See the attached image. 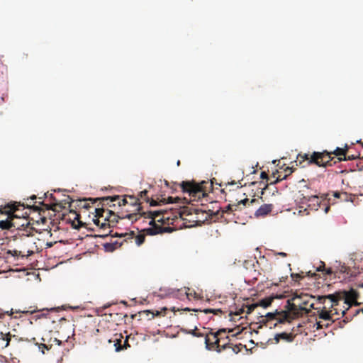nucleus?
Listing matches in <instances>:
<instances>
[{"label": "nucleus", "mask_w": 363, "mask_h": 363, "mask_svg": "<svg viewBox=\"0 0 363 363\" xmlns=\"http://www.w3.org/2000/svg\"><path fill=\"white\" fill-rule=\"evenodd\" d=\"M190 214H191L190 210L186 208H184L182 210L170 209V211H169L167 209H164L160 211H149L147 217L151 218V220L149 222V225L150 226L143 229L142 230L143 233H139L135 235L134 232L131 231L130 233L121 235L120 237H125V241L133 239L135 244L140 246L143 244L145 240V234L149 235H155L157 234H162L164 233L172 232L173 229L172 228L163 227L161 225L156 223L155 219L159 218L160 216H162L157 219V221L162 223L169 224V220L174 221L178 218V216L181 217L182 219H185L184 216H189Z\"/></svg>", "instance_id": "f257e3e1"}, {"label": "nucleus", "mask_w": 363, "mask_h": 363, "mask_svg": "<svg viewBox=\"0 0 363 363\" xmlns=\"http://www.w3.org/2000/svg\"><path fill=\"white\" fill-rule=\"evenodd\" d=\"M215 298H206V301L211 305V307L203 306L198 308L186 307L183 311L201 312L205 314L213 313V315L225 314L228 313V316L241 315L244 313V303H241V297L237 299V296H213Z\"/></svg>", "instance_id": "f03ea898"}, {"label": "nucleus", "mask_w": 363, "mask_h": 363, "mask_svg": "<svg viewBox=\"0 0 363 363\" xmlns=\"http://www.w3.org/2000/svg\"><path fill=\"white\" fill-rule=\"evenodd\" d=\"M302 298L303 296H292L287 301L286 306L287 310L282 311L283 318H280L279 323L290 322L291 320L304 315H316V313L312 311V308H314L313 302L310 303L309 301L303 300Z\"/></svg>", "instance_id": "7ed1b4c3"}, {"label": "nucleus", "mask_w": 363, "mask_h": 363, "mask_svg": "<svg viewBox=\"0 0 363 363\" xmlns=\"http://www.w3.org/2000/svg\"><path fill=\"white\" fill-rule=\"evenodd\" d=\"M332 158L327 150L323 152H314L311 155L308 154H298L296 160V165L301 167H306L312 164H315L318 167L332 166L330 161Z\"/></svg>", "instance_id": "20e7f679"}, {"label": "nucleus", "mask_w": 363, "mask_h": 363, "mask_svg": "<svg viewBox=\"0 0 363 363\" xmlns=\"http://www.w3.org/2000/svg\"><path fill=\"white\" fill-rule=\"evenodd\" d=\"M318 299L320 301L325 300V298L330 299L332 303V309L328 311L326 310H318L317 313L320 318L323 319L325 320H332V316L334 314L338 315V310L336 308H334L335 306L337 305V302L340 300H344V303L347 306L345 310L342 311V315H344L347 310L350 308L353 302H357V298L359 296H317Z\"/></svg>", "instance_id": "39448f33"}, {"label": "nucleus", "mask_w": 363, "mask_h": 363, "mask_svg": "<svg viewBox=\"0 0 363 363\" xmlns=\"http://www.w3.org/2000/svg\"><path fill=\"white\" fill-rule=\"evenodd\" d=\"M317 277L318 274L316 273H311L310 271L306 272V274L303 272H301L300 273H292L291 274V277L294 281V286L296 287V291L291 295H298L297 293V290L298 289L312 290V286H315L313 280L317 279ZM299 295L310 294L301 292Z\"/></svg>", "instance_id": "423d86ee"}, {"label": "nucleus", "mask_w": 363, "mask_h": 363, "mask_svg": "<svg viewBox=\"0 0 363 363\" xmlns=\"http://www.w3.org/2000/svg\"><path fill=\"white\" fill-rule=\"evenodd\" d=\"M86 308V303L82 301H71L69 303L62 304V306H50L49 307L38 308L37 306H30L24 307L23 310H18L17 313H34L37 311H48L51 312H58L60 311H75V310H84Z\"/></svg>", "instance_id": "0eeeda50"}, {"label": "nucleus", "mask_w": 363, "mask_h": 363, "mask_svg": "<svg viewBox=\"0 0 363 363\" xmlns=\"http://www.w3.org/2000/svg\"><path fill=\"white\" fill-rule=\"evenodd\" d=\"M119 206L127 207L125 212L130 213L121 217V218H128L130 220H138V215L140 214V217L143 215L148 214L147 213H140L141 206L139 203V198L134 196H125L123 199L118 201Z\"/></svg>", "instance_id": "6e6552de"}, {"label": "nucleus", "mask_w": 363, "mask_h": 363, "mask_svg": "<svg viewBox=\"0 0 363 363\" xmlns=\"http://www.w3.org/2000/svg\"><path fill=\"white\" fill-rule=\"evenodd\" d=\"M208 182L202 181L200 183H196L194 181H184L179 185L183 192L188 193L191 201H199L202 198L207 196L206 187Z\"/></svg>", "instance_id": "1a4fd4ad"}, {"label": "nucleus", "mask_w": 363, "mask_h": 363, "mask_svg": "<svg viewBox=\"0 0 363 363\" xmlns=\"http://www.w3.org/2000/svg\"><path fill=\"white\" fill-rule=\"evenodd\" d=\"M39 204L40 206H35V205H33V206H29V205H27V206L26 207L24 203H13L12 204H8L7 206H5V208H6L7 210H10V208L13 207V206H16V207H18L19 208V211H18V213H24V212H28V211H25L26 208H28V209H33L34 211H38L39 212V214L41 215V212H45V210H49V209H52L53 211H56V207L57 206H59L58 203H53L52 205H50V204H45L44 203V202L42 201H39Z\"/></svg>", "instance_id": "9d476101"}, {"label": "nucleus", "mask_w": 363, "mask_h": 363, "mask_svg": "<svg viewBox=\"0 0 363 363\" xmlns=\"http://www.w3.org/2000/svg\"><path fill=\"white\" fill-rule=\"evenodd\" d=\"M10 211H12V223L11 225H13V230H20L21 228H26L29 224L30 222L28 220L29 213L24 212L22 213H18L19 211L18 207H16L15 206L10 208Z\"/></svg>", "instance_id": "9b49d317"}, {"label": "nucleus", "mask_w": 363, "mask_h": 363, "mask_svg": "<svg viewBox=\"0 0 363 363\" xmlns=\"http://www.w3.org/2000/svg\"><path fill=\"white\" fill-rule=\"evenodd\" d=\"M284 297V296H268L254 303H250V299L249 298H241V303H244V313L250 314L258 306L266 308L272 304L274 298H281Z\"/></svg>", "instance_id": "f8f14e48"}, {"label": "nucleus", "mask_w": 363, "mask_h": 363, "mask_svg": "<svg viewBox=\"0 0 363 363\" xmlns=\"http://www.w3.org/2000/svg\"><path fill=\"white\" fill-rule=\"evenodd\" d=\"M282 318V311L279 312L278 310H276L274 313H267L264 315H260L259 317V323L262 325L272 328L276 327L278 323H280L279 321Z\"/></svg>", "instance_id": "ddd939ff"}, {"label": "nucleus", "mask_w": 363, "mask_h": 363, "mask_svg": "<svg viewBox=\"0 0 363 363\" xmlns=\"http://www.w3.org/2000/svg\"><path fill=\"white\" fill-rule=\"evenodd\" d=\"M209 331L207 333L204 334L205 337V345L207 350H216L218 352H220V349L219 347L218 339L216 335V332H213L212 329H208Z\"/></svg>", "instance_id": "4468645a"}, {"label": "nucleus", "mask_w": 363, "mask_h": 363, "mask_svg": "<svg viewBox=\"0 0 363 363\" xmlns=\"http://www.w3.org/2000/svg\"><path fill=\"white\" fill-rule=\"evenodd\" d=\"M226 333V329H220L216 332L220 352L226 348L230 347V340Z\"/></svg>", "instance_id": "2eb2a0df"}, {"label": "nucleus", "mask_w": 363, "mask_h": 363, "mask_svg": "<svg viewBox=\"0 0 363 363\" xmlns=\"http://www.w3.org/2000/svg\"><path fill=\"white\" fill-rule=\"evenodd\" d=\"M308 206L309 207H312L311 208L315 210V211H317L319 208H320L321 205H322V202L323 201L324 203L323 205L325 206V208H324V211L325 213H328L329 210H330V206H326V203L325 202V199H321L320 197H318V196H311L308 198Z\"/></svg>", "instance_id": "dca6fc26"}, {"label": "nucleus", "mask_w": 363, "mask_h": 363, "mask_svg": "<svg viewBox=\"0 0 363 363\" xmlns=\"http://www.w3.org/2000/svg\"><path fill=\"white\" fill-rule=\"evenodd\" d=\"M33 254V250H27V251H22V250H9L6 252V258L8 259L9 257V255L14 257L15 260H18L20 258L23 259L25 257H28Z\"/></svg>", "instance_id": "f3484780"}, {"label": "nucleus", "mask_w": 363, "mask_h": 363, "mask_svg": "<svg viewBox=\"0 0 363 363\" xmlns=\"http://www.w3.org/2000/svg\"><path fill=\"white\" fill-rule=\"evenodd\" d=\"M11 212L12 211H10L9 210L5 208V207L4 208V211H2V213L7 214L8 216L6 220L0 221V228H1L2 230H13V225H11V223L13 220Z\"/></svg>", "instance_id": "a211bd4d"}, {"label": "nucleus", "mask_w": 363, "mask_h": 363, "mask_svg": "<svg viewBox=\"0 0 363 363\" xmlns=\"http://www.w3.org/2000/svg\"><path fill=\"white\" fill-rule=\"evenodd\" d=\"M255 201H256L255 199H253L250 201L248 199L245 198V199H240L237 203H229L227 206V209L232 211H238L239 209H241V208L240 207L241 205H242L243 206H246L247 204L250 205V203H252Z\"/></svg>", "instance_id": "6ab92c4d"}, {"label": "nucleus", "mask_w": 363, "mask_h": 363, "mask_svg": "<svg viewBox=\"0 0 363 363\" xmlns=\"http://www.w3.org/2000/svg\"><path fill=\"white\" fill-rule=\"evenodd\" d=\"M96 216H99L106 223L108 222V218L111 217V215L113 212L112 210L105 209L104 208H94Z\"/></svg>", "instance_id": "aec40b11"}, {"label": "nucleus", "mask_w": 363, "mask_h": 363, "mask_svg": "<svg viewBox=\"0 0 363 363\" xmlns=\"http://www.w3.org/2000/svg\"><path fill=\"white\" fill-rule=\"evenodd\" d=\"M273 209L272 204H263L255 212L256 217H263L269 214Z\"/></svg>", "instance_id": "412c9836"}, {"label": "nucleus", "mask_w": 363, "mask_h": 363, "mask_svg": "<svg viewBox=\"0 0 363 363\" xmlns=\"http://www.w3.org/2000/svg\"><path fill=\"white\" fill-rule=\"evenodd\" d=\"M102 201V207L104 208V206H115V203H113V202L117 201V203L118 204L119 200H121L120 196H108L104 197L101 199Z\"/></svg>", "instance_id": "4be33fe9"}, {"label": "nucleus", "mask_w": 363, "mask_h": 363, "mask_svg": "<svg viewBox=\"0 0 363 363\" xmlns=\"http://www.w3.org/2000/svg\"><path fill=\"white\" fill-rule=\"evenodd\" d=\"M347 152H348V146L347 145H345V147L344 148L337 147L333 152H328L330 155V157L332 158L330 163L333 164V162L332 163V162L335 159V157H331V155L333 154L335 155V156H337V158L345 157H346Z\"/></svg>", "instance_id": "5701e85b"}, {"label": "nucleus", "mask_w": 363, "mask_h": 363, "mask_svg": "<svg viewBox=\"0 0 363 363\" xmlns=\"http://www.w3.org/2000/svg\"><path fill=\"white\" fill-rule=\"evenodd\" d=\"M295 336H296V335L294 333H281L277 334L275 335L274 339L277 342H279L281 339L290 342L294 340Z\"/></svg>", "instance_id": "b1692460"}, {"label": "nucleus", "mask_w": 363, "mask_h": 363, "mask_svg": "<svg viewBox=\"0 0 363 363\" xmlns=\"http://www.w3.org/2000/svg\"><path fill=\"white\" fill-rule=\"evenodd\" d=\"M147 194H148V191L147 190L140 191L138 196L139 198V200L142 199V200L146 201L147 203H150V205L151 206H155L158 205V203L155 200H154L152 199H150Z\"/></svg>", "instance_id": "393cba45"}, {"label": "nucleus", "mask_w": 363, "mask_h": 363, "mask_svg": "<svg viewBox=\"0 0 363 363\" xmlns=\"http://www.w3.org/2000/svg\"><path fill=\"white\" fill-rule=\"evenodd\" d=\"M168 311V308L167 307H162L160 311L155 310V311H150V310H145L143 311L142 313L146 314L148 315L149 314H152V318H154L155 316H160V315H164L166 313V311Z\"/></svg>", "instance_id": "a878e982"}, {"label": "nucleus", "mask_w": 363, "mask_h": 363, "mask_svg": "<svg viewBox=\"0 0 363 363\" xmlns=\"http://www.w3.org/2000/svg\"><path fill=\"white\" fill-rule=\"evenodd\" d=\"M96 218L94 219V224L99 227V230H106V227L108 226V228H110V224L106 223L104 220H103L99 216H96Z\"/></svg>", "instance_id": "bb28decb"}, {"label": "nucleus", "mask_w": 363, "mask_h": 363, "mask_svg": "<svg viewBox=\"0 0 363 363\" xmlns=\"http://www.w3.org/2000/svg\"><path fill=\"white\" fill-rule=\"evenodd\" d=\"M121 245H122V243L118 242V241H116L112 243L106 242V243L104 244V247L105 250L107 252H113L118 247H121Z\"/></svg>", "instance_id": "cd10ccee"}, {"label": "nucleus", "mask_w": 363, "mask_h": 363, "mask_svg": "<svg viewBox=\"0 0 363 363\" xmlns=\"http://www.w3.org/2000/svg\"><path fill=\"white\" fill-rule=\"evenodd\" d=\"M359 157V154H349V151L347 152L346 157H338L335 160H334L333 164H336L337 162H340L342 161H347V160H354Z\"/></svg>", "instance_id": "c85d7f7f"}, {"label": "nucleus", "mask_w": 363, "mask_h": 363, "mask_svg": "<svg viewBox=\"0 0 363 363\" xmlns=\"http://www.w3.org/2000/svg\"><path fill=\"white\" fill-rule=\"evenodd\" d=\"M284 172L285 174L283 177H281V175H279L274 182H271V184H277L280 181L286 179V177L293 172V168L288 167L284 169Z\"/></svg>", "instance_id": "c756f323"}, {"label": "nucleus", "mask_w": 363, "mask_h": 363, "mask_svg": "<svg viewBox=\"0 0 363 363\" xmlns=\"http://www.w3.org/2000/svg\"><path fill=\"white\" fill-rule=\"evenodd\" d=\"M355 199V196L353 194H349L347 192H341L340 200L341 201H351L353 202Z\"/></svg>", "instance_id": "7c9ffc66"}, {"label": "nucleus", "mask_w": 363, "mask_h": 363, "mask_svg": "<svg viewBox=\"0 0 363 363\" xmlns=\"http://www.w3.org/2000/svg\"><path fill=\"white\" fill-rule=\"evenodd\" d=\"M329 295H335V296H337V295H358V293L357 291L354 289H351L350 291H335L334 292L333 294H330Z\"/></svg>", "instance_id": "2f4dec72"}, {"label": "nucleus", "mask_w": 363, "mask_h": 363, "mask_svg": "<svg viewBox=\"0 0 363 363\" xmlns=\"http://www.w3.org/2000/svg\"><path fill=\"white\" fill-rule=\"evenodd\" d=\"M119 218H121L119 216L116 214L113 211L112 212L111 217L108 218V220L106 223L110 224V228H113L116 225Z\"/></svg>", "instance_id": "473e14b6"}, {"label": "nucleus", "mask_w": 363, "mask_h": 363, "mask_svg": "<svg viewBox=\"0 0 363 363\" xmlns=\"http://www.w3.org/2000/svg\"><path fill=\"white\" fill-rule=\"evenodd\" d=\"M197 330H198V328L196 326L193 330H182L183 332L188 333V334H191L195 337H203L204 336V333L197 332Z\"/></svg>", "instance_id": "72a5a7b5"}, {"label": "nucleus", "mask_w": 363, "mask_h": 363, "mask_svg": "<svg viewBox=\"0 0 363 363\" xmlns=\"http://www.w3.org/2000/svg\"><path fill=\"white\" fill-rule=\"evenodd\" d=\"M122 338H123V336L121 335H120V337H116V339L114 340V342H115L114 346L116 347V350L117 352L123 350V347H122V344H121Z\"/></svg>", "instance_id": "f704fd0d"}, {"label": "nucleus", "mask_w": 363, "mask_h": 363, "mask_svg": "<svg viewBox=\"0 0 363 363\" xmlns=\"http://www.w3.org/2000/svg\"><path fill=\"white\" fill-rule=\"evenodd\" d=\"M278 287V284H275L274 285H272L270 288L271 290L273 289L274 288V290L272 291H269V293H270V295H276V296H278V295H285V294L286 293H289V291H284L283 292H280L279 291H276L275 289Z\"/></svg>", "instance_id": "c9c22d12"}, {"label": "nucleus", "mask_w": 363, "mask_h": 363, "mask_svg": "<svg viewBox=\"0 0 363 363\" xmlns=\"http://www.w3.org/2000/svg\"><path fill=\"white\" fill-rule=\"evenodd\" d=\"M320 266L317 267L316 271L318 272H325V274H331L333 273L332 269L330 268L325 269V263L323 262H320Z\"/></svg>", "instance_id": "e433bc0d"}, {"label": "nucleus", "mask_w": 363, "mask_h": 363, "mask_svg": "<svg viewBox=\"0 0 363 363\" xmlns=\"http://www.w3.org/2000/svg\"><path fill=\"white\" fill-rule=\"evenodd\" d=\"M146 301V299L143 298L142 296L135 297V298L130 299L131 303L130 304V306L135 305L137 303H140L143 304V301Z\"/></svg>", "instance_id": "4c0bfd02"}, {"label": "nucleus", "mask_w": 363, "mask_h": 363, "mask_svg": "<svg viewBox=\"0 0 363 363\" xmlns=\"http://www.w3.org/2000/svg\"><path fill=\"white\" fill-rule=\"evenodd\" d=\"M99 230L101 231V233L97 235L96 236L100 237V238L107 237L111 233V230H110V228H108V226L106 227V229L105 230Z\"/></svg>", "instance_id": "58836bf2"}, {"label": "nucleus", "mask_w": 363, "mask_h": 363, "mask_svg": "<svg viewBox=\"0 0 363 363\" xmlns=\"http://www.w3.org/2000/svg\"><path fill=\"white\" fill-rule=\"evenodd\" d=\"M1 339L3 340H6V341L5 347H8L9 345V342L11 341V335H10V333L4 335L3 333H1Z\"/></svg>", "instance_id": "ea45409f"}, {"label": "nucleus", "mask_w": 363, "mask_h": 363, "mask_svg": "<svg viewBox=\"0 0 363 363\" xmlns=\"http://www.w3.org/2000/svg\"><path fill=\"white\" fill-rule=\"evenodd\" d=\"M214 181H216V179H215V178H213V179H211L210 183H209L208 182H208V184H207V185H204V186H206V192H207L208 190H210L211 189H212V187H213V184H218V182H214Z\"/></svg>", "instance_id": "a19ab883"}, {"label": "nucleus", "mask_w": 363, "mask_h": 363, "mask_svg": "<svg viewBox=\"0 0 363 363\" xmlns=\"http://www.w3.org/2000/svg\"><path fill=\"white\" fill-rule=\"evenodd\" d=\"M214 181H216V179H215V178H213V179H211L210 183H209L208 182H208V184H207V185H204V186H206V192H207L208 190H210L211 189H212V187H213V184H218V182H214Z\"/></svg>", "instance_id": "79ce46f5"}, {"label": "nucleus", "mask_w": 363, "mask_h": 363, "mask_svg": "<svg viewBox=\"0 0 363 363\" xmlns=\"http://www.w3.org/2000/svg\"><path fill=\"white\" fill-rule=\"evenodd\" d=\"M179 291H180V293L182 294H184V295H186V296H189V295H192V293L190 291V289L189 288H184V289H180L179 290Z\"/></svg>", "instance_id": "37998d69"}, {"label": "nucleus", "mask_w": 363, "mask_h": 363, "mask_svg": "<svg viewBox=\"0 0 363 363\" xmlns=\"http://www.w3.org/2000/svg\"><path fill=\"white\" fill-rule=\"evenodd\" d=\"M240 181H241V180H238V184H240V186H237V188H238H238H241V187H242V186H243V185H242V184H241ZM238 184V182H235V181L233 180V181H231V182H228L226 184V185H235V184Z\"/></svg>", "instance_id": "c03bdc74"}, {"label": "nucleus", "mask_w": 363, "mask_h": 363, "mask_svg": "<svg viewBox=\"0 0 363 363\" xmlns=\"http://www.w3.org/2000/svg\"><path fill=\"white\" fill-rule=\"evenodd\" d=\"M167 200H168L167 203H172L174 201H178L179 200H180V199L179 197H176L174 199V198L169 196V197H168Z\"/></svg>", "instance_id": "a18cd8bd"}, {"label": "nucleus", "mask_w": 363, "mask_h": 363, "mask_svg": "<svg viewBox=\"0 0 363 363\" xmlns=\"http://www.w3.org/2000/svg\"><path fill=\"white\" fill-rule=\"evenodd\" d=\"M238 316L239 315H233V316H230V320L233 321V322H236L237 320H239L243 318V317L240 316V318H237V317H238Z\"/></svg>", "instance_id": "49530a36"}, {"label": "nucleus", "mask_w": 363, "mask_h": 363, "mask_svg": "<svg viewBox=\"0 0 363 363\" xmlns=\"http://www.w3.org/2000/svg\"><path fill=\"white\" fill-rule=\"evenodd\" d=\"M62 202H64L65 204L70 205L72 199L69 196H67L65 199L62 200Z\"/></svg>", "instance_id": "de8ad7c7"}, {"label": "nucleus", "mask_w": 363, "mask_h": 363, "mask_svg": "<svg viewBox=\"0 0 363 363\" xmlns=\"http://www.w3.org/2000/svg\"><path fill=\"white\" fill-rule=\"evenodd\" d=\"M260 177L262 179H267V180L269 179L268 174L265 172H261Z\"/></svg>", "instance_id": "09e8293b"}, {"label": "nucleus", "mask_w": 363, "mask_h": 363, "mask_svg": "<svg viewBox=\"0 0 363 363\" xmlns=\"http://www.w3.org/2000/svg\"><path fill=\"white\" fill-rule=\"evenodd\" d=\"M340 194H341V192L335 191L333 193V196H334V197L340 199Z\"/></svg>", "instance_id": "8fccbe9b"}, {"label": "nucleus", "mask_w": 363, "mask_h": 363, "mask_svg": "<svg viewBox=\"0 0 363 363\" xmlns=\"http://www.w3.org/2000/svg\"><path fill=\"white\" fill-rule=\"evenodd\" d=\"M194 298L196 300V301H203V296H193Z\"/></svg>", "instance_id": "3c124183"}, {"label": "nucleus", "mask_w": 363, "mask_h": 363, "mask_svg": "<svg viewBox=\"0 0 363 363\" xmlns=\"http://www.w3.org/2000/svg\"><path fill=\"white\" fill-rule=\"evenodd\" d=\"M53 342H55L57 345H62V341L57 339V338H55L53 340Z\"/></svg>", "instance_id": "603ef678"}, {"label": "nucleus", "mask_w": 363, "mask_h": 363, "mask_svg": "<svg viewBox=\"0 0 363 363\" xmlns=\"http://www.w3.org/2000/svg\"><path fill=\"white\" fill-rule=\"evenodd\" d=\"M316 325H317V329H321L323 328V325L321 324V322H316Z\"/></svg>", "instance_id": "864d4df0"}, {"label": "nucleus", "mask_w": 363, "mask_h": 363, "mask_svg": "<svg viewBox=\"0 0 363 363\" xmlns=\"http://www.w3.org/2000/svg\"><path fill=\"white\" fill-rule=\"evenodd\" d=\"M127 346H129L127 339L124 340V344L122 345L123 350L126 349Z\"/></svg>", "instance_id": "5fc2aeb1"}, {"label": "nucleus", "mask_w": 363, "mask_h": 363, "mask_svg": "<svg viewBox=\"0 0 363 363\" xmlns=\"http://www.w3.org/2000/svg\"><path fill=\"white\" fill-rule=\"evenodd\" d=\"M276 255H279V256H281V257H286L287 256V254H286V253H285V252H277Z\"/></svg>", "instance_id": "6e6d98bb"}, {"label": "nucleus", "mask_w": 363, "mask_h": 363, "mask_svg": "<svg viewBox=\"0 0 363 363\" xmlns=\"http://www.w3.org/2000/svg\"><path fill=\"white\" fill-rule=\"evenodd\" d=\"M40 347L45 348L46 350H50V347L47 345H45V344H41V347Z\"/></svg>", "instance_id": "4d7b16f0"}, {"label": "nucleus", "mask_w": 363, "mask_h": 363, "mask_svg": "<svg viewBox=\"0 0 363 363\" xmlns=\"http://www.w3.org/2000/svg\"><path fill=\"white\" fill-rule=\"evenodd\" d=\"M172 311H180L179 308H176L175 307H172L170 308Z\"/></svg>", "instance_id": "13d9d810"}, {"label": "nucleus", "mask_w": 363, "mask_h": 363, "mask_svg": "<svg viewBox=\"0 0 363 363\" xmlns=\"http://www.w3.org/2000/svg\"><path fill=\"white\" fill-rule=\"evenodd\" d=\"M36 199V196L35 195H33L32 196H30V199L32 200H34Z\"/></svg>", "instance_id": "bf43d9fd"}, {"label": "nucleus", "mask_w": 363, "mask_h": 363, "mask_svg": "<svg viewBox=\"0 0 363 363\" xmlns=\"http://www.w3.org/2000/svg\"><path fill=\"white\" fill-rule=\"evenodd\" d=\"M6 313L9 315H11L13 313V312L12 311V310L11 311V312L9 313V311L6 312Z\"/></svg>", "instance_id": "052dcab7"}, {"label": "nucleus", "mask_w": 363, "mask_h": 363, "mask_svg": "<svg viewBox=\"0 0 363 363\" xmlns=\"http://www.w3.org/2000/svg\"><path fill=\"white\" fill-rule=\"evenodd\" d=\"M50 199L55 201V199L54 198L53 195L52 194H50Z\"/></svg>", "instance_id": "680f3d73"}, {"label": "nucleus", "mask_w": 363, "mask_h": 363, "mask_svg": "<svg viewBox=\"0 0 363 363\" xmlns=\"http://www.w3.org/2000/svg\"><path fill=\"white\" fill-rule=\"evenodd\" d=\"M47 245H48L49 247H52V243H47Z\"/></svg>", "instance_id": "e2e57ef3"}, {"label": "nucleus", "mask_w": 363, "mask_h": 363, "mask_svg": "<svg viewBox=\"0 0 363 363\" xmlns=\"http://www.w3.org/2000/svg\"><path fill=\"white\" fill-rule=\"evenodd\" d=\"M177 164L178 166H179V165H180V161H179V160H178V161H177Z\"/></svg>", "instance_id": "0e129e2a"}, {"label": "nucleus", "mask_w": 363, "mask_h": 363, "mask_svg": "<svg viewBox=\"0 0 363 363\" xmlns=\"http://www.w3.org/2000/svg\"><path fill=\"white\" fill-rule=\"evenodd\" d=\"M329 325H330V324L327 323L326 325H325V327L328 328Z\"/></svg>", "instance_id": "69168bd1"}, {"label": "nucleus", "mask_w": 363, "mask_h": 363, "mask_svg": "<svg viewBox=\"0 0 363 363\" xmlns=\"http://www.w3.org/2000/svg\"><path fill=\"white\" fill-rule=\"evenodd\" d=\"M231 332H233V329H229L228 333H231Z\"/></svg>", "instance_id": "338daca9"}, {"label": "nucleus", "mask_w": 363, "mask_h": 363, "mask_svg": "<svg viewBox=\"0 0 363 363\" xmlns=\"http://www.w3.org/2000/svg\"><path fill=\"white\" fill-rule=\"evenodd\" d=\"M121 303H123V304H126V302L124 301H122Z\"/></svg>", "instance_id": "774afa93"}]
</instances>
